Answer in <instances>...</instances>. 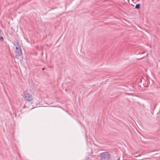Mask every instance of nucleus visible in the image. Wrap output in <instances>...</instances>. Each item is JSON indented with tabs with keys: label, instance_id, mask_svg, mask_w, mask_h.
<instances>
[{
	"label": "nucleus",
	"instance_id": "1",
	"mask_svg": "<svg viewBox=\"0 0 160 160\" xmlns=\"http://www.w3.org/2000/svg\"><path fill=\"white\" fill-rule=\"evenodd\" d=\"M23 97L24 100L28 101H31L33 99L32 95L27 91H25L23 92Z\"/></svg>",
	"mask_w": 160,
	"mask_h": 160
},
{
	"label": "nucleus",
	"instance_id": "6",
	"mask_svg": "<svg viewBox=\"0 0 160 160\" xmlns=\"http://www.w3.org/2000/svg\"><path fill=\"white\" fill-rule=\"evenodd\" d=\"M159 61L160 62V61Z\"/></svg>",
	"mask_w": 160,
	"mask_h": 160
},
{
	"label": "nucleus",
	"instance_id": "5",
	"mask_svg": "<svg viewBox=\"0 0 160 160\" xmlns=\"http://www.w3.org/2000/svg\"><path fill=\"white\" fill-rule=\"evenodd\" d=\"M0 40L2 41H3L4 39L3 38V37L2 36L0 37Z\"/></svg>",
	"mask_w": 160,
	"mask_h": 160
},
{
	"label": "nucleus",
	"instance_id": "4",
	"mask_svg": "<svg viewBox=\"0 0 160 160\" xmlns=\"http://www.w3.org/2000/svg\"><path fill=\"white\" fill-rule=\"evenodd\" d=\"M140 4H137L135 6V8L139 9L140 8Z\"/></svg>",
	"mask_w": 160,
	"mask_h": 160
},
{
	"label": "nucleus",
	"instance_id": "2",
	"mask_svg": "<svg viewBox=\"0 0 160 160\" xmlns=\"http://www.w3.org/2000/svg\"><path fill=\"white\" fill-rule=\"evenodd\" d=\"M15 46V53L16 55L17 56H20L21 55L22 51L20 45L18 42H17L14 44Z\"/></svg>",
	"mask_w": 160,
	"mask_h": 160
},
{
	"label": "nucleus",
	"instance_id": "3",
	"mask_svg": "<svg viewBox=\"0 0 160 160\" xmlns=\"http://www.w3.org/2000/svg\"><path fill=\"white\" fill-rule=\"evenodd\" d=\"M110 158V155L107 152L102 153L101 155V160H108Z\"/></svg>",
	"mask_w": 160,
	"mask_h": 160
}]
</instances>
